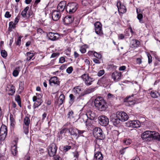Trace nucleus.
Listing matches in <instances>:
<instances>
[{"instance_id": "nucleus-1", "label": "nucleus", "mask_w": 160, "mask_h": 160, "mask_svg": "<svg viewBox=\"0 0 160 160\" xmlns=\"http://www.w3.org/2000/svg\"><path fill=\"white\" fill-rule=\"evenodd\" d=\"M141 137L143 140L146 141H160L159 133L154 131H146L141 134Z\"/></svg>"}, {"instance_id": "nucleus-2", "label": "nucleus", "mask_w": 160, "mask_h": 160, "mask_svg": "<svg viewBox=\"0 0 160 160\" xmlns=\"http://www.w3.org/2000/svg\"><path fill=\"white\" fill-rule=\"evenodd\" d=\"M95 106L100 111H105L107 108L106 102L101 97H97L94 100Z\"/></svg>"}, {"instance_id": "nucleus-3", "label": "nucleus", "mask_w": 160, "mask_h": 160, "mask_svg": "<svg viewBox=\"0 0 160 160\" xmlns=\"http://www.w3.org/2000/svg\"><path fill=\"white\" fill-rule=\"evenodd\" d=\"M93 134L96 139L99 140H103L105 137L103 132L99 128H96L93 129Z\"/></svg>"}, {"instance_id": "nucleus-4", "label": "nucleus", "mask_w": 160, "mask_h": 160, "mask_svg": "<svg viewBox=\"0 0 160 160\" xmlns=\"http://www.w3.org/2000/svg\"><path fill=\"white\" fill-rule=\"evenodd\" d=\"M77 3L74 2L68 3L66 8V11L69 13L74 12L77 8Z\"/></svg>"}, {"instance_id": "nucleus-5", "label": "nucleus", "mask_w": 160, "mask_h": 160, "mask_svg": "<svg viewBox=\"0 0 160 160\" xmlns=\"http://www.w3.org/2000/svg\"><path fill=\"white\" fill-rule=\"evenodd\" d=\"M57 149L55 143H53L50 144L48 148V152L49 156L54 157L56 154Z\"/></svg>"}, {"instance_id": "nucleus-6", "label": "nucleus", "mask_w": 160, "mask_h": 160, "mask_svg": "<svg viewBox=\"0 0 160 160\" xmlns=\"http://www.w3.org/2000/svg\"><path fill=\"white\" fill-rule=\"evenodd\" d=\"M81 77L84 81L86 85L87 86L91 85L92 82L94 80V79L90 77L88 74H84L82 75Z\"/></svg>"}, {"instance_id": "nucleus-7", "label": "nucleus", "mask_w": 160, "mask_h": 160, "mask_svg": "<svg viewBox=\"0 0 160 160\" xmlns=\"http://www.w3.org/2000/svg\"><path fill=\"white\" fill-rule=\"evenodd\" d=\"M126 126L128 127L138 128L140 127L141 123L138 120L128 121L125 123Z\"/></svg>"}, {"instance_id": "nucleus-8", "label": "nucleus", "mask_w": 160, "mask_h": 160, "mask_svg": "<svg viewBox=\"0 0 160 160\" xmlns=\"http://www.w3.org/2000/svg\"><path fill=\"white\" fill-rule=\"evenodd\" d=\"M116 116L118 118L119 120L121 122L126 121L128 119V117L127 113L123 112H118L116 113Z\"/></svg>"}, {"instance_id": "nucleus-9", "label": "nucleus", "mask_w": 160, "mask_h": 160, "mask_svg": "<svg viewBox=\"0 0 160 160\" xmlns=\"http://www.w3.org/2000/svg\"><path fill=\"white\" fill-rule=\"evenodd\" d=\"M7 128L4 125H2L0 129V139L3 141L5 138L7 134Z\"/></svg>"}, {"instance_id": "nucleus-10", "label": "nucleus", "mask_w": 160, "mask_h": 160, "mask_svg": "<svg viewBox=\"0 0 160 160\" xmlns=\"http://www.w3.org/2000/svg\"><path fill=\"white\" fill-rule=\"evenodd\" d=\"M94 25L96 33L99 35H102L103 34V32L101 24L99 22H97L94 23Z\"/></svg>"}, {"instance_id": "nucleus-11", "label": "nucleus", "mask_w": 160, "mask_h": 160, "mask_svg": "<svg viewBox=\"0 0 160 160\" xmlns=\"http://www.w3.org/2000/svg\"><path fill=\"white\" fill-rule=\"evenodd\" d=\"M99 124L102 126H106L109 123V119L105 116H101L98 118Z\"/></svg>"}, {"instance_id": "nucleus-12", "label": "nucleus", "mask_w": 160, "mask_h": 160, "mask_svg": "<svg viewBox=\"0 0 160 160\" xmlns=\"http://www.w3.org/2000/svg\"><path fill=\"white\" fill-rule=\"evenodd\" d=\"M47 36L49 40L52 41L56 40L60 37V36L58 33L51 32L47 33Z\"/></svg>"}, {"instance_id": "nucleus-13", "label": "nucleus", "mask_w": 160, "mask_h": 160, "mask_svg": "<svg viewBox=\"0 0 160 160\" xmlns=\"http://www.w3.org/2000/svg\"><path fill=\"white\" fill-rule=\"evenodd\" d=\"M110 120L114 126L118 127L120 125V121L116 115H112L110 117Z\"/></svg>"}, {"instance_id": "nucleus-14", "label": "nucleus", "mask_w": 160, "mask_h": 160, "mask_svg": "<svg viewBox=\"0 0 160 160\" xmlns=\"http://www.w3.org/2000/svg\"><path fill=\"white\" fill-rule=\"evenodd\" d=\"M100 82L103 84L105 85H108L110 82V80L109 78L108 74H105L100 79Z\"/></svg>"}, {"instance_id": "nucleus-15", "label": "nucleus", "mask_w": 160, "mask_h": 160, "mask_svg": "<svg viewBox=\"0 0 160 160\" xmlns=\"http://www.w3.org/2000/svg\"><path fill=\"white\" fill-rule=\"evenodd\" d=\"M83 116L84 117H87L90 120H94L96 117V114L94 112L89 110L88 111L86 114Z\"/></svg>"}, {"instance_id": "nucleus-16", "label": "nucleus", "mask_w": 160, "mask_h": 160, "mask_svg": "<svg viewBox=\"0 0 160 160\" xmlns=\"http://www.w3.org/2000/svg\"><path fill=\"white\" fill-rule=\"evenodd\" d=\"M117 6L119 14L120 13L123 14L126 12L127 9L126 7L123 5L120 2H118Z\"/></svg>"}, {"instance_id": "nucleus-17", "label": "nucleus", "mask_w": 160, "mask_h": 160, "mask_svg": "<svg viewBox=\"0 0 160 160\" xmlns=\"http://www.w3.org/2000/svg\"><path fill=\"white\" fill-rule=\"evenodd\" d=\"M61 16L60 12L58 11H53L52 13V19L55 21H58L60 17Z\"/></svg>"}, {"instance_id": "nucleus-18", "label": "nucleus", "mask_w": 160, "mask_h": 160, "mask_svg": "<svg viewBox=\"0 0 160 160\" xmlns=\"http://www.w3.org/2000/svg\"><path fill=\"white\" fill-rule=\"evenodd\" d=\"M121 75V72L115 71L112 73V77L115 81L117 82L120 79Z\"/></svg>"}, {"instance_id": "nucleus-19", "label": "nucleus", "mask_w": 160, "mask_h": 160, "mask_svg": "<svg viewBox=\"0 0 160 160\" xmlns=\"http://www.w3.org/2000/svg\"><path fill=\"white\" fill-rule=\"evenodd\" d=\"M65 100V96L63 94H61L59 97V98L55 102V104H58V106L60 107L63 103Z\"/></svg>"}, {"instance_id": "nucleus-20", "label": "nucleus", "mask_w": 160, "mask_h": 160, "mask_svg": "<svg viewBox=\"0 0 160 160\" xmlns=\"http://www.w3.org/2000/svg\"><path fill=\"white\" fill-rule=\"evenodd\" d=\"M74 20L73 16H67L63 19V21L66 24H71Z\"/></svg>"}, {"instance_id": "nucleus-21", "label": "nucleus", "mask_w": 160, "mask_h": 160, "mask_svg": "<svg viewBox=\"0 0 160 160\" xmlns=\"http://www.w3.org/2000/svg\"><path fill=\"white\" fill-rule=\"evenodd\" d=\"M50 84L51 85H53V84L54 85H59L60 82L59 79L56 77H53L51 78L49 80Z\"/></svg>"}, {"instance_id": "nucleus-22", "label": "nucleus", "mask_w": 160, "mask_h": 160, "mask_svg": "<svg viewBox=\"0 0 160 160\" xmlns=\"http://www.w3.org/2000/svg\"><path fill=\"white\" fill-rule=\"evenodd\" d=\"M9 87H8V89H7L8 94L9 95H13L15 92V87L12 85H10Z\"/></svg>"}, {"instance_id": "nucleus-23", "label": "nucleus", "mask_w": 160, "mask_h": 160, "mask_svg": "<svg viewBox=\"0 0 160 160\" xmlns=\"http://www.w3.org/2000/svg\"><path fill=\"white\" fill-rule=\"evenodd\" d=\"M96 149H95L94 159L95 160H102L103 158L102 154L100 152H96Z\"/></svg>"}, {"instance_id": "nucleus-24", "label": "nucleus", "mask_w": 160, "mask_h": 160, "mask_svg": "<svg viewBox=\"0 0 160 160\" xmlns=\"http://www.w3.org/2000/svg\"><path fill=\"white\" fill-rule=\"evenodd\" d=\"M66 2L65 1L61 2L58 4L57 7V9L59 12H62L65 8Z\"/></svg>"}, {"instance_id": "nucleus-25", "label": "nucleus", "mask_w": 160, "mask_h": 160, "mask_svg": "<svg viewBox=\"0 0 160 160\" xmlns=\"http://www.w3.org/2000/svg\"><path fill=\"white\" fill-rule=\"evenodd\" d=\"M33 52L34 51H30L26 52L25 55L27 57L26 58L27 61H30L33 57L35 55V53Z\"/></svg>"}, {"instance_id": "nucleus-26", "label": "nucleus", "mask_w": 160, "mask_h": 160, "mask_svg": "<svg viewBox=\"0 0 160 160\" xmlns=\"http://www.w3.org/2000/svg\"><path fill=\"white\" fill-rule=\"evenodd\" d=\"M77 130L78 129L77 128H71L68 129V131L71 135L75 136L76 137L77 136H78Z\"/></svg>"}, {"instance_id": "nucleus-27", "label": "nucleus", "mask_w": 160, "mask_h": 160, "mask_svg": "<svg viewBox=\"0 0 160 160\" xmlns=\"http://www.w3.org/2000/svg\"><path fill=\"white\" fill-rule=\"evenodd\" d=\"M94 88H89L85 89L81 93L83 96H84L87 94H89L90 93L93 92H94Z\"/></svg>"}, {"instance_id": "nucleus-28", "label": "nucleus", "mask_w": 160, "mask_h": 160, "mask_svg": "<svg viewBox=\"0 0 160 160\" xmlns=\"http://www.w3.org/2000/svg\"><path fill=\"white\" fill-rule=\"evenodd\" d=\"M72 91L75 94H79L81 91V88L79 86H77L73 88Z\"/></svg>"}, {"instance_id": "nucleus-29", "label": "nucleus", "mask_w": 160, "mask_h": 160, "mask_svg": "<svg viewBox=\"0 0 160 160\" xmlns=\"http://www.w3.org/2000/svg\"><path fill=\"white\" fill-rule=\"evenodd\" d=\"M10 119L11 125L12 127H14L16 123L15 116L12 114H10Z\"/></svg>"}, {"instance_id": "nucleus-30", "label": "nucleus", "mask_w": 160, "mask_h": 160, "mask_svg": "<svg viewBox=\"0 0 160 160\" xmlns=\"http://www.w3.org/2000/svg\"><path fill=\"white\" fill-rule=\"evenodd\" d=\"M35 102H36L34 103L33 105V108L34 109L40 106L43 102V101L42 99H38Z\"/></svg>"}, {"instance_id": "nucleus-31", "label": "nucleus", "mask_w": 160, "mask_h": 160, "mask_svg": "<svg viewBox=\"0 0 160 160\" xmlns=\"http://www.w3.org/2000/svg\"><path fill=\"white\" fill-rule=\"evenodd\" d=\"M29 9V7L28 6H27L21 12V15L23 18H27L26 14L27 13V11Z\"/></svg>"}, {"instance_id": "nucleus-32", "label": "nucleus", "mask_w": 160, "mask_h": 160, "mask_svg": "<svg viewBox=\"0 0 160 160\" xmlns=\"http://www.w3.org/2000/svg\"><path fill=\"white\" fill-rule=\"evenodd\" d=\"M20 67H16L15 70L13 72L12 75L15 77H17L18 75L20 72Z\"/></svg>"}, {"instance_id": "nucleus-33", "label": "nucleus", "mask_w": 160, "mask_h": 160, "mask_svg": "<svg viewBox=\"0 0 160 160\" xmlns=\"http://www.w3.org/2000/svg\"><path fill=\"white\" fill-rule=\"evenodd\" d=\"M132 47H137L140 45L139 41L138 40H134L132 41Z\"/></svg>"}, {"instance_id": "nucleus-34", "label": "nucleus", "mask_w": 160, "mask_h": 160, "mask_svg": "<svg viewBox=\"0 0 160 160\" xmlns=\"http://www.w3.org/2000/svg\"><path fill=\"white\" fill-rule=\"evenodd\" d=\"M134 96L133 94H132L131 96H129L128 97H127L125 98L124 100V101L125 102H128L129 103L130 105H132L133 104V102L132 101V99H131L130 98L132 97H133Z\"/></svg>"}, {"instance_id": "nucleus-35", "label": "nucleus", "mask_w": 160, "mask_h": 160, "mask_svg": "<svg viewBox=\"0 0 160 160\" xmlns=\"http://www.w3.org/2000/svg\"><path fill=\"white\" fill-rule=\"evenodd\" d=\"M36 96H34L32 97V100L33 102H35L38 99H41L42 95L41 94L36 93Z\"/></svg>"}, {"instance_id": "nucleus-36", "label": "nucleus", "mask_w": 160, "mask_h": 160, "mask_svg": "<svg viewBox=\"0 0 160 160\" xmlns=\"http://www.w3.org/2000/svg\"><path fill=\"white\" fill-rule=\"evenodd\" d=\"M15 100L17 102L18 105L20 107H21V100L20 96L19 95L16 96L15 97Z\"/></svg>"}, {"instance_id": "nucleus-37", "label": "nucleus", "mask_w": 160, "mask_h": 160, "mask_svg": "<svg viewBox=\"0 0 160 160\" xmlns=\"http://www.w3.org/2000/svg\"><path fill=\"white\" fill-rule=\"evenodd\" d=\"M69 98H70L69 103L72 104L75 101V97L72 94H71L69 95Z\"/></svg>"}, {"instance_id": "nucleus-38", "label": "nucleus", "mask_w": 160, "mask_h": 160, "mask_svg": "<svg viewBox=\"0 0 160 160\" xmlns=\"http://www.w3.org/2000/svg\"><path fill=\"white\" fill-rule=\"evenodd\" d=\"M16 25L14 23L12 22H10L9 23V29L10 31H12V29H14L15 28V25Z\"/></svg>"}, {"instance_id": "nucleus-39", "label": "nucleus", "mask_w": 160, "mask_h": 160, "mask_svg": "<svg viewBox=\"0 0 160 160\" xmlns=\"http://www.w3.org/2000/svg\"><path fill=\"white\" fill-rule=\"evenodd\" d=\"M151 95L152 97L156 98L158 97L159 93L157 91H152L151 92Z\"/></svg>"}, {"instance_id": "nucleus-40", "label": "nucleus", "mask_w": 160, "mask_h": 160, "mask_svg": "<svg viewBox=\"0 0 160 160\" xmlns=\"http://www.w3.org/2000/svg\"><path fill=\"white\" fill-rule=\"evenodd\" d=\"M30 119L28 117H26L24 119V123L26 126H28L30 123Z\"/></svg>"}, {"instance_id": "nucleus-41", "label": "nucleus", "mask_w": 160, "mask_h": 160, "mask_svg": "<svg viewBox=\"0 0 160 160\" xmlns=\"http://www.w3.org/2000/svg\"><path fill=\"white\" fill-rule=\"evenodd\" d=\"M67 118L68 119H71L74 118L73 112L72 111L69 112L67 115Z\"/></svg>"}, {"instance_id": "nucleus-42", "label": "nucleus", "mask_w": 160, "mask_h": 160, "mask_svg": "<svg viewBox=\"0 0 160 160\" xmlns=\"http://www.w3.org/2000/svg\"><path fill=\"white\" fill-rule=\"evenodd\" d=\"M85 132V131L84 130H80L78 129L77 130V132H78V136H77V138H78L80 136H84L83 135V133Z\"/></svg>"}, {"instance_id": "nucleus-43", "label": "nucleus", "mask_w": 160, "mask_h": 160, "mask_svg": "<svg viewBox=\"0 0 160 160\" xmlns=\"http://www.w3.org/2000/svg\"><path fill=\"white\" fill-rule=\"evenodd\" d=\"M132 142V140L130 139H125L123 141V143L126 145H129Z\"/></svg>"}, {"instance_id": "nucleus-44", "label": "nucleus", "mask_w": 160, "mask_h": 160, "mask_svg": "<svg viewBox=\"0 0 160 160\" xmlns=\"http://www.w3.org/2000/svg\"><path fill=\"white\" fill-rule=\"evenodd\" d=\"M17 148L14 145L11 148V152L12 154L14 155L15 156L17 153Z\"/></svg>"}, {"instance_id": "nucleus-45", "label": "nucleus", "mask_w": 160, "mask_h": 160, "mask_svg": "<svg viewBox=\"0 0 160 160\" xmlns=\"http://www.w3.org/2000/svg\"><path fill=\"white\" fill-rule=\"evenodd\" d=\"M84 96L81 93L77 98L76 101L77 102H79L81 100H83L84 98H83Z\"/></svg>"}, {"instance_id": "nucleus-46", "label": "nucleus", "mask_w": 160, "mask_h": 160, "mask_svg": "<svg viewBox=\"0 0 160 160\" xmlns=\"http://www.w3.org/2000/svg\"><path fill=\"white\" fill-rule=\"evenodd\" d=\"M143 18V15L141 13L138 14L137 15V18L139 20V22L140 23H143V22L142 20Z\"/></svg>"}, {"instance_id": "nucleus-47", "label": "nucleus", "mask_w": 160, "mask_h": 160, "mask_svg": "<svg viewBox=\"0 0 160 160\" xmlns=\"http://www.w3.org/2000/svg\"><path fill=\"white\" fill-rule=\"evenodd\" d=\"M93 56L98 59H100L102 58V55L98 53L95 52H94V53Z\"/></svg>"}, {"instance_id": "nucleus-48", "label": "nucleus", "mask_w": 160, "mask_h": 160, "mask_svg": "<svg viewBox=\"0 0 160 160\" xmlns=\"http://www.w3.org/2000/svg\"><path fill=\"white\" fill-rule=\"evenodd\" d=\"M71 148L70 146L66 145L64 147L63 151L64 152H66L69 150Z\"/></svg>"}, {"instance_id": "nucleus-49", "label": "nucleus", "mask_w": 160, "mask_h": 160, "mask_svg": "<svg viewBox=\"0 0 160 160\" xmlns=\"http://www.w3.org/2000/svg\"><path fill=\"white\" fill-rule=\"evenodd\" d=\"M1 56L4 58H6L7 56V53L6 51L2 50L1 51Z\"/></svg>"}, {"instance_id": "nucleus-50", "label": "nucleus", "mask_w": 160, "mask_h": 160, "mask_svg": "<svg viewBox=\"0 0 160 160\" xmlns=\"http://www.w3.org/2000/svg\"><path fill=\"white\" fill-rule=\"evenodd\" d=\"M147 55L148 58V62L149 64L151 63L152 62V57L151 54L148 52L147 53Z\"/></svg>"}, {"instance_id": "nucleus-51", "label": "nucleus", "mask_w": 160, "mask_h": 160, "mask_svg": "<svg viewBox=\"0 0 160 160\" xmlns=\"http://www.w3.org/2000/svg\"><path fill=\"white\" fill-rule=\"evenodd\" d=\"M73 70V68L72 66H70L67 68L66 72L68 74H71Z\"/></svg>"}, {"instance_id": "nucleus-52", "label": "nucleus", "mask_w": 160, "mask_h": 160, "mask_svg": "<svg viewBox=\"0 0 160 160\" xmlns=\"http://www.w3.org/2000/svg\"><path fill=\"white\" fill-rule=\"evenodd\" d=\"M68 131V129L66 128H63L60 132V134H62L63 133H66Z\"/></svg>"}, {"instance_id": "nucleus-53", "label": "nucleus", "mask_w": 160, "mask_h": 160, "mask_svg": "<svg viewBox=\"0 0 160 160\" xmlns=\"http://www.w3.org/2000/svg\"><path fill=\"white\" fill-rule=\"evenodd\" d=\"M105 73V71L104 70H99L97 73V75L99 77L102 76Z\"/></svg>"}, {"instance_id": "nucleus-54", "label": "nucleus", "mask_w": 160, "mask_h": 160, "mask_svg": "<svg viewBox=\"0 0 160 160\" xmlns=\"http://www.w3.org/2000/svg\"><path fill=\"white\" fill-rule=\"evenodd\" d=\"M80 50L82 53H85L86 51V49L85 47L84 46H82L81 47Z\"/></svg>"}, {"instance_id": "nucleus-55", "label": "nucleus", "mask_w": 160, "mask_h": 160, "mask_svg": "<svg viewBox=\"0 0 160 160\" xmlns=\"http://www.w3.org/2000/svg\"><path fill=\"white\" fill-rule=\"evenodd\" d=\"M21 37H19L16 42V44L17 45L20 46L21 44Z\"/></svg>"}, {"instance_id": "nucleus-56", "label": "nucleus", "mask_w": 160, "mask_h": 160, "mask_svg": "<svg viewBox=\"0 0 160 160\" xmlns=\"http://www.w3.org/2000/svg\"><path fill=\"white\" fill-rule=\"evenodd\" d=\"M23 128L24 133L25 134H27L29 132L28 126H26V127H24Z\"/></svg>"}, {"instance_id": "nucleus-57", "label": "nucleus", "mask_w": 160, "mask_h": 160, "mask_svg": "<svg viewBox=\"0 0 160 160\" xmlns=\"http://www.w3.org/2000/svg\"><path fill=\"white\" fill-rule=\"evenodd\" d=\"M23 84H24L23 82H22V81L20 82L19 83V89H20L21 90V91H22L23 89Z\"/></svg>"}, {"instance_id": "nucleus-58", "label": "nucleus", "mask_w": 160, "mask_h": 160, "mask_svg": "<svg viewBox=\"0 0 160 160\" xmlns=\"http://www.w3.org/2000/svg\"><path fill=\"white\" fill-rule=\"evenodd\" d=\"M128 148V147H126L122 148L119 151V153H120L121 154H123L125 152L126 149Z\"/></svg>"}, {"instance_id": "nucleus-59", "label": "nucleus", "mask_w": 160, "mask_h": 160, "mask_svg": "<svg viewBox=\"0 0 160 160\" xmlns=\"http://www.w3.org/2000/svg\"><path fill=\"white\" fill-rule=\"evenodd\" d=\"M65 61V58L63 57H61L59 59V63H62L64 62Z\"/></svg>"}, {"instance_id": "nucleus-60", "label": "nucleus", "mask_w": 160, "mask_h": 160, "mask_svg": "<svg viewBox=\"0 0 160 160\" xmlns=\"http://www.w3.org/2000/svg\"><path fill=\"white\" fill-rule=\"evenodd\" d=\"M59 55V53H53L51 55L50 58H54L58 56Z\"/></svg>"}, {"instance_id": "nucleus-61", "label": "nucleus", "mask_w": 160, "mask_h": 160, "mask_svg": "<svg viewBox=\"0 0 160 160\" xmlns=\"http://www.w3.org/2000/svg\"><path fill=\"white\" fill-rule=\"evenodd\" d=\"M11 14H10V12L8 11H7L4 15V16L5 18H8L11 17Z\"/></svg>"}, {"instance_id": "nucleus-62", "label": "nucleus", "mask_w": 160, "mask_h": 160, "mask_svg": "<svg viewBox=\"0 0 160 160\" xmlns=\"http://www.w3.org/2000/svg\"><path fill=\"white\" fill-rule=\"evenodd\" d=\"M54 160H61L62 159L58 155L54 156Z\"/></svg>"}, {"instance_id": "nucleus-63", "label": "nucleus", "mask_w": 160, "mask_h": 160, "mask_svg": "<svg viewBox=\"0 0 160 160\" xmlns=\"http://www.w3.org/2000/svg\"><path fill=\"white\" fill-rule=\"evenodd\" d=\"M99 59H97L96 58H94L93 59V60L95 63L99 64L101 63Z\"/></svg>"}, {"instance_id": "nucleus-64", "label": "nucleus", "mask_w": 160, "mask_h": 160, "mask_svg": "<svg viewBox=\"0 0 160 160\" xmlns=\"http://www.w3.org/2000/svg\"><path fill=\"white\" fill-rule=\"evenodd\" d=\"M118 36V39L120 40H122L124 38V36L122 34H119Z\"/></svg>"}]
</instances>
